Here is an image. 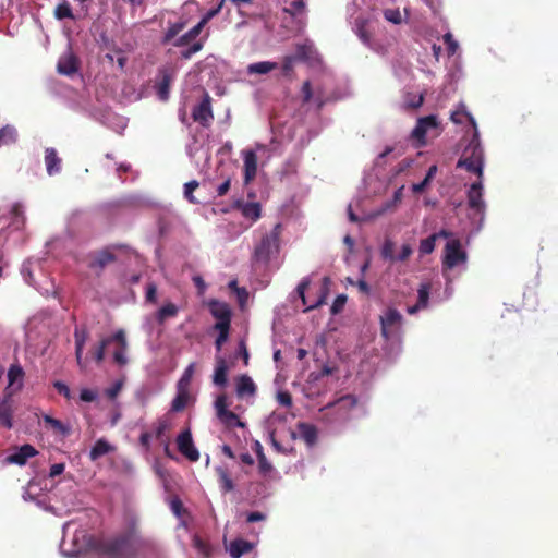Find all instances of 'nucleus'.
I'll use <instances>...</instances> for the list:
<instances>
[{"instance_id": "obj_1", "label": "nucleus", "mask_w": 558, "mask_h": 558, "mask_svg": "<svg viewBox=\"0 0 558 558\" xmlns=\"http://www.w3.org/2000/svg\"><path fill=\"white\" fill-rule=\"evenodd\" d=\"M137 519L126 517V527L123 532L110 537H101L93 543L94 549L108 558H130L136 554Z\"/></svg>"}, {"instance_id": "obj_2", "label": "nucleus", "mask_w": 558, "mask_h": 558, "mask_svg": "<svg viewBox=\"0 0 558 558\" xmlns=\"http://www.w3.org/2000/svg\"><path fill=\"white\" fill-rule=\"evenodd\" d=\"M457 168H464L466 171L475 173L478 179H483L484 150L480 142L477 129H475L472 138L458 160Z\"/></svg>"}, {"instance_id": "obj_3", "label": "nucleus", "mask_w": 558, "mask_h": 558, "mask_svg": "<svg viewBox=\"0 0 558 558\" xmlns=\"http://www.w3.org/2000/svg\"><path fill=\"white\" fill-rule=\"evenodd\" d=\"M281 223H277L269 233L262 236L254 247L252 259L254 263L267 265L272 257L279 254Z\"/></svg>"}, {"instance_id": "obj_4", "label": "nucleus", "mask_w": 558, "mask_h": 558, "mask_svg": "<svg viewBox=\"0 0 558 558\" xmlns=\"http://www.w3.org/2000/svg\"><path fill=\"white\" fill-rule=\"evenodd\" d=\"M357 398L354 395H344L336 401L328 403L320 412L328 423L345 422L350 418L351 411L356 407Z\"/></svg>"}, {"instance_id": "obj_5", "label": "nucleus", "mask_w": 558, "mask_h": 558, "mask_svg": "<svg viewBox=\"0 0 558 558\" xmlns=\"http://www.w3.org/2000/svg\"><path fill=\"white\" fill-rule=\"evenodd\" d=\"M468 254L462 248V244L459 239H451L446 243L442 258L444 269H452L460 264H464Z\"/></svg>"}, {"instance_id": "obj_6", "label": "nucleus", "mask_w": 558, "mask_h": 558, "mask_svg": "<svg viewBox=\"0 0 558 558\" xmlns=\"http://www.w3.org/2000/svg\"><path fill=\"white\" fill-rule=\"evenodd\" d=\"M215 410L218 420L228 428L244 427V423L232 411L228 410L227 396L219 395L215 400Z\"/></svg>"}, {"instance_id": "obj_7", "label": "nucleus", "mask_w": 558, "mask_h": 558, "mask_svg": "<svg viewBox=\"0 0 558 558\" xmlns=\"http://www.w3.org/2000/svg\"><path fill=\"white\" fill-rule=\"evenodd\" d=\"M174 69L170 66H163L158 70L155 89L158 98L162 101H167L169 99L170 85L174 80Z\"/></svg>"}, {"instance_id": "obj_8", "label": "nucleus", "mask_w": 558, "mask_h": 558, "mask_svg": "<svg viewBox=\"0 0 558 558\" xmlns=\"http://www.w3.org/2000/svg\"><path fill=\"white\" fill-rule=\"evenodd\" d=\"M438 128L437 117L434 114L420 118L411 132V137L416 141V147L426 145V134L429 129Z\"/></svg>"}, {"instance_id": "obj_9", "label": "nucleus", "mask_w": 558, "mask_h": 558, "mask_svg": "<svg viewBox=\"0 0 558 558\" xmlns=\"http://www.w3.org/2000/svg\"><path fill=\"white\" fill-rule=\"evenodd\" d=\"M192 118L204 128H208L211 124L214 113L211 110V98L207 93H205L202 101L193 108Z\"/></svg>"}, {"instance_id": "obj_10", "label": "nucleus", "mask_w": 558, "mask_h": 558, "mask_svg": "<svg viewBox=\"0 0 558 558\" xmlns=\"http://www.w3.org/2000/svg\"><path fill=\"white\" fill-rule=\"evenodd\" d=\"M178 450L182 456L192 462H196L199 459V452L194 446L192 433L190 428L182 430L177 437Z\"/></svg>"}, {"instance_id": "obj_11", "label": "nucleus", "mask_w": 558, "mask_h": 558, "mask_svg": "<svg viewBox=\"0 0 558 558\" xmlns=\"http://www.w3.org/2000/svg\"><path fill=\"white\" fill-rule=\"evenodd\" d=\"M328 282H329V278L325 277L324 278V284L320 288V295H319V298L315 302L308 304L307 303V299L305 296V291H306V289L310 286V279L308 278H303L302 279V281L299 283V286L296 288V291H298L299 296L302 300L303 305L306 306L305 312L314 310L316 307H319L320 305H323L326 302V298H327V294H328V288H327Z\"/></svg>"}, {"instance_id": "obj_12", "label": "nucleus", "mask_w": 558, "mask_h": 558, "mask_svg": "<svg viewBox=\"0 0 558 558\" xmlns=\"http://www.w3.org/2000/svg\"><path fill=\"white\" fill-rule=\"evenodd\" d=\"M112 342L117 343V349L113 352V361L119 366H124L128 364L126 351H128V341L125 337L124 330L120 329L110 336V344Z\"/></svg>"}, {"instance_id": "obj_13", "label": "nucleus", "mask_w": 558, "mask_h": 558, "mask_svg": "<svg viewBox=\"0 0 558 558\" xmlns=\"http://www.w3.org/2000/svg\"><path fill=\"white\" fill-rule=\"evenodd\" d=\"M24 376L23 367L19 363L12 364L8 369V387L5 388V393L11 392L13 395L20 391L23 388Z\"/></svg>"}, {"instance_id": "obj_14", "label": "nucleus", "mask_w": 558, "mask_h": 558, "mask_svg": "<svg viewBox=\"0 0 558 558\" xmlns=\"http://www.w3.org/2000/svg\"><path fill=\"white\" fill-rule=\"evenodd\" d=\"M483 179H478V181L471 184L470 190L468 192V204L471 209L476 210L477 213H482L485 208V203L483 201Z\"/></svg>"}, {"instance_id": "obj_15", "label": "nucleus", "mask_w": 558, "mask_h": 558, "mask_svg": "<svg viewBox=\"0 0 558 558\" xmlns=\"http://www.w3.org/2000/svg\"><path fill=\"white\" fill-rule=\"evenodd\" d=\"M210 314L217 319L216 324H225L226 326L231 325V310L225 302L218 300H211L208 303Z\"/></svg>"}, {"instance_id": "obj_16", "label": "nucleus", "mask_w": 558, "mask_h": 558, "mask_svg": "<svg viewBox=\"0 0 558 558\" xmlns=\"http://www.w3.org/2000/svg\"><path fill=\"white\" fill-rule=\"evenodd\" d=\"M402 315L396 308H388L384 315L380 316L381 335L388 339L390 337L391 328L401 323Z\"/></svg>"}, {"instance_id": "obj_17", "label": "nucleus", "mask_w": 558, "mask_h": 558, "mask_svg": "<svg viewBox=\"0 0 558 558\" xmlns=\"http://www.w3.org/2000/svg\"><path fill=\"white\" fill-rule=\"evenodd\" d=\"M114 260L116 255L110 251V248L107 247L90 255L88 267L90 269L101 271L107 265L113 263Z\"/></svg>"}, {"instance_id": "obj_18", "label": "nucleus", "mask_w": 558, "mask_h": 558, "mask_svg": "<svg viewBox=\"0 0 558 558\" xmlns=\"http://www.w3.org/2000/svg\"><path fill=\"white\" fill-rule=\"evenodd\" d=\"M38 451L29 444H25L16 449L15 452L7 457V462L11 464L24 465L29 458L35 457Z\"/></svg>"}, {"instance_id": "obj_19", "label": "nucleus", "mask_w": 558, "mask_h": 558, "mask_svg": "<svg viewBox=\"0 0 558 558\" xmlns=\"http://www.w3.org/2000/svg\"><path fill=\"white\" fill-rule=\"evenodd\" d=\"M13 400L12 393H5L2 401H0V425L10 429L13 427Z\"/></svg>"}, {"instance_id": "obj_20", "label": "nucleus", "mask_w": 558, "mask_h": 558, "mask_svg": "<svg viewBox=\"0 0 558 558\" xmlns=\"http://www.w3.org/2000/svg\"><path fill=\"white\" fill-rule=\"evenodd\" d=\"M57 70L60 74L68 76L73 75L78 71L77 58L71 52L60 57L57 64Z\"/></svg>"}, {"instance_id": "obj_21", "label": "nucleus", "mask_w": 558, "mask_h": 558, "mask_svg": "<svg viewBox=\"0 0 558 558\" xmlns=\"http://www.w3.org/2000/svg\"><path fill=\"white\" fill-rule=\"evenodd\" d=\"M256 385L248 375H241L235 380V391L239 398L245 396H254L256 393Z\"/></svg>"}, {"instance_id": "obj_22", "label": "nucleus", "mask_w": 558, "mask_h": 558, "mask_svg": "<svg viewBox=\"0 0 558 558\" xmlns=\"http://www.w3.org/2000/svg\"><path fill=\"white\" fill-rule=\"evenodd\" d=\"M257 173V156L253 150L244 154V181L250 183Z\"/></svg>"}, {"instance_id": "obj_23", "label": "nucleus", "mask_w": 558, "mask_h": 558, "mask_svg": "<svg viewBox=\"0 0 558 558\" xmlns=\"http://www.w3.org/2000/svg\"><path fill=\"white\" fill-rule=\"evenodd\" d=\"M88 330L86 328H75L74 340H75V356L77 364L83 367V350L88 339Z\"/></svg>"}, {"instance_id": "obj_24", "label": "nucleus", "mask_w": 558, "mask_h": 558, "mask_svg": "<svg viewBox=\"0 0 558 558\" xmlns=\"http://www.w3.org/2000/svg\"><path fill=\"white\" fill-rule=\"evenodd\" d=\"M228 365L226 360L222 356L216 357L215 372L213 376V381L215 385L223 387L228 381Z\"/></svg>"}, {"instance_id": "obj_25", "label": "nucleus", "mask_w": 558, "mask_h": 558, "mask_svg": "<svg viewBox=\"0 0 558 558\" xmlns=\"http://www.w3.org/2000/svg\"><path fill=\"white\" fill-rule=\"evenodd\" d=\"M45 163L49 175H53L61 171V159L58 157L54 148H46Z\"/></svg>"}, {"instance_id": "obj_26", "label": "nucleus", "mask_w": 558, "mask_h": 558, "mask_svg": "<svg viewBox=\"0 0 558 558\" xmlns=\"http://www.w3.org/2000/svg\"><path fill=\"white\" fill-rule=\"evenodd\" d=\"M253 549V544L248 541L238 538L230 543L229 554L232 558H241Z\"/></svg>"}, {"instance_id": "obj_27", "label": "nucleus", "mask_w": 558, "mask_h": 558, "mask_svg": "<svg viewBox=\"0 0 558 558\" xmlns=\"http://www.w3.org/2000/svg\"><path fill=\"white\" fill-rule=\"evenodd\" d=\"M301 438L307 446H313L317 441V429L314 425L300 422L296 425Z\"/></svg>"}, {"instance_id": "obj_28", "label": "nucleus", "mask_w": 558, "mask_h": 558, "mask_svg": "<svg viewBox=\"0 0 558 558\" xmlns=\"http://www.w3.org/2000/svg\"><path fill=\"white\" fill-rule=\"evenodd\" d=\"M235 207H238L242 215L247 218V219H251L252 221H256L259 219L260 217V205L259 203H256V202H253V203H242V202H236L235 203Z\"/></svg>"}, {"instance_id": "obj_29", "label": "nucleus", "mask_w": 558, "mask_h": 558, "mask_svg": "<svg viewBox=\"0 0 558 558\" xmlns=\"http://www.w3.org/2000/svg\"><path fill=\"white\" fill-rule=\"evenodd\" d=\"M43 421L45 422L46 426L52 429L56 434L68 436L71 433V427L69 425H65L60 420H57L48 414L43 415Z\"/></svg>"}, {"instance_id": "obj_30", "label": "nucleus", "mask_w": 558, "mask_h": 558, "mask_svg": "<svg viewBox=\"0 0 558 558\" xmlns=\"http://www.w3.org/2000/svg\"><path fill=\"white\" fill-rule=\"evenodd\" d=\"M204 26L199 23H197L195 26H193L190 31H187L185 34L178 37L175 40H173L174 47H183L190 45L203 31Z\"/></svg>"}, {"instance_id": "obj_31", "label": "nucleus", "mask_w": 558, "mask_h": 558, "mask_svg": "<svg viewBox=\"0 0 558 558\" xmlns=\"http://www.w3.org/2000/svg\"><path fill=\"white\" fill-rule=\"evenodd\" d=\"M216 473L219 478V484L222 493H230L234 489V483L232 478L230 477V474L227 469L222 466L216 468Z\"/></svg>"}, {"instance_id": "obj_32", "label": "nucleus", "mask_w": 558, "mask_h": 558, "mask_svg": "<svg viewBox=\"0 0 558 558\" xmlns=\"http://www.w3.org/2000/svg\"><path fill=\"white\" fill-rule=\"evenodd\" d=\"M278 68V63L270 61H260L247 66L248 74H267Z\"/></svg>"}, {"instance_id": "obj_33", "label": "nucleus", "mask_w": 558, "mask_h": 558, "mask_svg": "<svg viewBox=\"0 0 558 558\" xmlns=\"http://www.w3.org/2000/svg\"><path fill=\"white\" fill-rule=\"evenodd\" d=\"M368 21L364 17H356L354 21L355 33L364 44L371 43V34L367 31Z\"/></svg>"}, {"instance_id": "obj_34", "label": "nucleus", "mask_w": 558, "mask_h": 558, "mask_svg": "<svg viewBox=\"0 0 558 558\" xmlns=\"http://www.w3.org/2000/svg\"><path fill=\"white\" fill-rule=\"evenodd\" d=\"M110 344V336L102 338L95 347L92 348L90 354L96 363L100 364L105 359L106 348Z\"/></svg>"}, {"instance_id": "obj_35", "label": "nucleus", "mask_w": 558, "mask_h": 558, "mask_svg": "<svg viewBox=\"0 0 558 558\" xmlns=\"http://www.w3.org/2000/svg\"><path fill=\"white\" fill-rule=\"evenodd\" d=\"M185 27V23L184 22H177V23H173L171 25H169V27L167 28V31L165 32L163 34V37H162V44H169L171 43L173 39L175 40L177 36L184 29Z\"/></svg>"}, {"instance_id": "obj_36", "label": "nucleus", "mask_w": 558, "mask_h": 558, "mask_svg": "<svg viewBox=\"0 0 558 558\" xmlns=\"http://www.w3.org/2000/svg\"><path fill=\"white\" fill-rule=\"evenodd\" d=\"M214 329L218 331V336L215 340L216 350L219 352L222 349L223 343L228 340L230 326L222 324H215Z\"/></svg>"}, {"instance_id": "obj_37", "label": "nucleus", "mask_w": 558, "mask_h": 558, "mask_svg": "<svg viewBox=\"0 0 558 558\" xmlns=\"http://www.w3.org/2000/svg\"><path fill=\"white\" fill-rule=\"evenodd\" d=\"M179 308L175 304L167 303L159 308L157 313V322L159 324H163L167 318L177 316Z\"/></svg>"}, {"instance_id": "obj_38", "label": "nucleus", "mask_w": 558, "mask_h": 558, "mask_svg": "<svg viewBox=\"0 0 558 558\" xmlns=\"http://www.w3.org/2000/svg\"><path fill=\"white\" fill-rule=\"evenodd\" d=\"M187 401H189L187 390L178 389V393L171 403V410L174 412L183 411L187 404Z\"/></svg>"}, {"instance_id": "obj_39", "label": "nucleus", "mask_w": 558, "mask_h": 558, "mask_svg": "<svg viewBox=\"0 0 558 558\" xmlns=\"http://www.w3.org/2000/svg\"><path fill=\"white\" fill-rule=\"evenodd\" d=\"M111 450V446L104 439H99L95 442L90 450L89 457L92 460H96Z\"/></svg>"}, {"instance_id": "obj_40", "label": "nucleus", "mask_w": 558, "mask_h": 558, "mask_svg": "<svg viewBox=\"0 0 558 558\" xmlns=\"http://www.w3.org/2000/svg\"><path fill=\"white\" fill-rule=\"evenodd\" d=\"M16 141V131L14 128L4 126L0 129V146L10 145Z\"/></svg>"}, {"instance_id": "obj_41", "label": "nucleus", "mask_w": 558, "mask_h": 558, "mask_svg": "<svg viewBox=\"0 0 558 558\" xmlns=\"http://www.w3.org/2000/svg\"><path fill=\"white\" fill-rule=\"evenodd\" d=\"M54 16L58 20L63 19H74L71 5L68 1H63L62 3H59L54 9Z\"/></svg>"}, {"instance_id": "obj_42", "label": "nucleus", "mask_w": 558, "mask_h": 558, "mask_svg": "<svg viewBox=\"0 0 558 558\" xmlns=\"http://www.w3.org/2000/svg\"><path fill=\"white\" fill-rule=\"evenodd\" d=\"M437 235H429L426 239L421 240L420 242V253L422 255H427L434 252L436 244Z\"/></svg>"}, {"instance_id": "obj_43", "label": "nucleus", "mask_w": 558, "mask_h": 558, "mask_svg": "<svg viewBox=\"0 0 558 558\" xmlns=\"http://www.w3.org/2000/svg\"><path fill=\"white\" fill-rule=\"evenodd\" d=\"M258 460V473L263 477H268L274 472L272 464L268 461L267 457L264 454Z\"/></svg>"}, {"instance_id": "obj_44", "label": "nucleus", "mask_w": 558, "mask_h": 558, "mask_svg": "<svg viewBox=\"0 0 558 558\" xmlns=\"http://www.w3.org/2000/svg\"><path fill=\"white\" fill-rule=\"evenodd\" d=\"M193 373H194V366H193V364H191L186 367L182 377L180 378V380L178 383V389L187 390L191 379H192V376H193Z\"/></svg>"}, {"instance_id": "obj_45", "label": "nucleus", "mask_w": 558, "mask_h": 558, "mask_svg": "<svg viewBox=\"0 0 558 558\" xmlns=\"http://www.w3.org/2000/svg\"><path fill=\"white\" fill-rule=\"evenodd\" d=\"M305 10V2L303 0H294L290 3L289 8H284V12L291 16H296Z\"/></svg>"}, {"instance_id": "obj_46", "label": "nucleus", "mask_w": 558, "mask_h": 558, "mask_svg": "<svg viewBox=\"0 0 558 558\" xmlns=\"http://www.w3.org/2000/svg\"><path fill=\"white\" fill-rule=\"evenodd\" d=\"M199 186L198 182L196 180H192L187 183L184 184V196L185 198L190 202V203H193V204H196L198 203L194 195H193V192Z\"/></svg>"}, {"instance_id": "obj_47", "label": "nucleus", "mask_w": 558, "mask_h": 558, "mask_svg": "<svg viewBox=\"0 0 558 558\" xmlns=\"http://www.w3.org/2000/svg\"><path fill=\"white\" fill-rule=\"evenodd\" d=\"M203 49V43L201 40L193 43L187 49L181 51L182 59H191L193 54Z\"/></svg>"}, {"instance_id": "obj_48", "label": "nucleus", "mask_w": 558, "mask_h": 558, "mask_svg": "<svg viewBox=\"0 0 558 558\" xmlns=\"http://www.w3.org/2000/svg\"><path fill=\"white\" fill-rule=\"evenodd\" d=\"M384 17L393 24H400L402 22V16H401L399 9L385 10Z\"/></svg>"}, {"instance_id": "obj_49", "label": "nucleus", "mask_w": 558, "mask_h": 558, "mask_svg": "<svg viewBox=\"0 0 558 558\" xmlns=\"http://www.w3.org/2000/svg\"><path fill=\"white\" fill-rule=\"evenodd\" d=\"M429 299V287L427 284H422L418 289V300L417 304L418 306H422L423 308L427 306Z\"/></svg>"}, {"instance_id": "obj_50", "label": "nucleus", "mask_w": 558, "mask_h": 558, "mask_svg": "<svg viewBox=\"0 0 558 558\" xmlns=\"http://www.w3.org/2000/svg\"><path fill=\"white\" fill-rule=\"evenodd\" d=\"M461 116H466L469 121L473 125L474 130L476 129V122H475L474 118L470 113L465 112L464 109L457 110V111L452 112L450 119L452 122L460 124V123H462Z\"/></svg>"}, {"instance_id": "obj_51", "label": "nucleus", "mask_w": 558, "mask_h": 558, "mask_svg": "<svg viewBox=\"0 0 558 558\" xmlns=\"http://www.w3.org/2000/svg\"><path fill=\"white\" fill-rule=\"evenodd\" d=\"M444 41L447 46V51L449 56H453L458 50V43L454 40L451 33H446L444 35Z\"/></svg>"}, {"instance_id": "obj_52", "label": "nucleus", "mask_w": 558, "mask_h": 558, "mask_svg": "<svg viewBox=\"0 0 558 558\" xmlns=\"http://www.w3.org/2000/svg\"><path fill=\"white\" fill-rule=\"evenodd\" d=\"M223 3H225V0H221L219 2V4L214 8V9H210L202 19L201 21L198 22L199 24H202L204 27L205 25L214 17L216 16L222 9L223 7Z\"/></svg>"}, {"instance_id": "obj_53", "label": "nucleus", "mask_w": 558, "mask_h": 558, "mask_svg": "<svg viewBox=\"0 0 558 558\" xmlns=\"http://www.w3.org/2000/svg\"><path fill=\"white\" fill-rule=\"evenodd\" d=\"M393 248H395V244L392 241H390V240L385 241L383 248H381V256L385 259L396 260V256L393 255Z\"/></svg>"}, {"instance_id": "obj_54", "label": "nucleus", "mask_w": 558, "mask_h": 558, "mask_svg": "<svg viewBox=\"0 0 558 558\" xmlns=\"http://www.w3.org/2000/svg\"><path fill=\"white\" fill-rule=\"evenodd\" d=\"M347 303V296L344 294H339L332 302V305H331V313L333 315L340 313L344 305Z\"/></svg>"}, {"instance_id": "obj_55", "label": "nucleus", "mask_w": 558, "mask_h": 558, "mask_svg": "<svg viewBox=\"0 0 558 558\" xmlns=\"http://www.w3.org/2000/svg\"><path fill=\"white\" fill-rule=\"evenodd\" d=\"M423 95H414L413 97L405 100V107L409 109H417L423 105Z\"/></svg>"}, {"instance_id": "obj_56", "label": "nucleus", "mask_w": 558, "mask_h": 558, "mask_svg": "<svg viewBox=\"0 0 558 558\" xmlns=\"http://www.w3.org/2000/svg\"><path fill=\"white\" fill-rule=\"evenodd\" d=\"M122 386V381H116L111 387L106 389V396L111 400L116 399L117 396L120 393Z\"/></svg>"}, {"instance_id": "obj_57", "label": "nucleus", "mask_w": 558, "mask_h": 558, "mask_svg": "<svg viewBox=\"0 0 558 558\" xmlns=\"http://www.w3.org/2000/svg\"><path fill=\"white\" fill-rule=\"evenodd\" d=\"M294 60H295V58L292 56H287L283 58L282 66H281L283 75L288 76L293 71Z\"/></svg>"}, {"instance_id": "obj_58", "label": "nucleus", "mask_w": 558, "mask_h": 558, "mask_svg": "<svg viewBox=\"0 0 558 558\" xmlns=\"http://www.w3.org/2000/svg\"><path fill=\"white\" fill-rule=\"evenodd\" d=\"M277 401L286 408H290L292 405V397L288 391H279L277 393Z\"/></svg>"}, {"instance_id": "obj_59", "label": "nucleus", "mask_w": 558, "mask_h": 558, "mask_svg": "<svg viewBox=\"0 0 558 558\" xmlns=\"http://www.w3.org/2000/svg\"><path fill=\"white\" fill-rule=\"evenodd\" d=\"M97 398V392L92 389L84 388L81 390L80 399L84 402H93Z\"/></svg>"}, {"instance_id": "obj_60", "label": "nucleus", "mask_w": 558, "mask_h": 558, "mask_svg": "<svg viewBox=\"0 0 558 558\" xmlns=\"http://www.w3.org/2000/svg\"><path fill=\"white\" fill-rule=\"evenodd\" d=\"M53 387L60 395H63L66 399H71V391L66 384L58 380L53 383Z\"/></svg>"}, {"instance_id": "obj_61", "label": "nucleus", "mask_w": 558, "mask_h": 558, "mask_svg": "<svg viewBox=\"0 0 558 558\" xmlns=\"http://www.w3.org/2000/svg\"><path fill=\"white\" fill-rule=\"evenodd\" d=\"M303 102H310L313 97L312 85L310 81H305L302 86Z\"/></svg>"}, {"instance_id": "obj_62", "label": "nucleus", "mask_w": 558, "mask_h": 558, "mask_svg": "<svg viewBox=\"0 0 558 558\" xmlns=\"http://www.w3.org/2000/svg\"><path fill=\"white\" fill-rule=\"evenodd\" d=\"M412 253L413 250L411 245L403 244L401 247V252L399 253V255L396 256V260L404 262L412 255Z\"/></svg>"}, {"instance_id": "obj_63", "label": "nucleus", "mask_w": 558, "mask_h": 558, "mask_svg": "<svg viewBox=\"0 0 558 558\" xmlns=\"http://www.w3.org/2000/svg\"><path fill=\"white\" fill-rule=\"evenodd\" d=\"M238 354H239V356H241L243 359L244 365H247L248 360H250V353H248L247 347L243 340H241L239 343Z\"/></svg>"}, {"instance_id": "obj_64", "label": "nucleus", "mask_w": 558, "mask_h": 558, "mask_svg": "<svg viewBox=\"0 0 558 558\" xmlns=\"http://www.w3.org/2000/svg\"><path fill=\"white\" fill-rule=\"evenodd\" d=\"M157 288L154 283H149L146 289V300L148 302H156Z\"/></svg>"}]
</instances>
